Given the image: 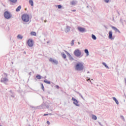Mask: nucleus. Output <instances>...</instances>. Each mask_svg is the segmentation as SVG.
Returning a JSON list of instances; mask_svg holds the SVG:
<instances>
[{"label":"nucleus","mask_w":126,"mask_h":126,"mask_svg":"<svg viewBox=\"0 0 126 126\" xmlns=\"http://www.w3.org/2000/svg\"><path fill=\"white\" fill-rule=\"evenodd\" d=\"M104 1L106 2V3H108L109 2V0H104Z\"/></svg>","instance_id":"obj_32"},{"label":"nucleus","mask_w":126,"mask_h":126,"mask_svg":"<svg viewBox=\"0 0 126 126\" xmlns=\"http://www.w3.org/2000/svg\"><path fill=\"white\" fill-rule=\"evenodd\" d=\"M92 38L94 39V40H96V39H97V38L94 34L92 35Z\"/></svg>","instance_id":"obj_24"},{"label":"nucleus","mask_w":126,"mask_h":126,"mask_svg":"<svg viewBox=\"0 0 126 126\" xmlns=\"http://www.w3.org/2000/svg\"><path fill=\"white\" fill-rule=\"evenodd\" d=\"M72 101H73V103L74 104V105H75L76 106H79V104H78V101H77V100L74 98V97H72Z\"/></svg>","instance_id":"obj_7"},{"label":"nucleus","mask_w":126,"mask_h":126,"mask_svg":"<svg viewBox=\"0 0 126 126\" xmlns=\"http://www.w3.org/2000/svg\"><path fill=\"white\" fill-rule=\"evenodd\" d=\"M112 29H113V30H115V31H116V32H120V31L119 30H118V29H117V28L115 27H112Z\"/></svg>","instance_id":"obj_11"},{"label":"nucleus","mask_w":126,"mask_h":126,"mask_svg":"<svg viewBox=\"0 0 126 126\" xmlns=\"http://www.w3.org/2000/svg\"><path fill=\"white\" fill-rule=\"evenodd\" d=\"M23 38V36L20 34H18L17 36V38L19 39V40H22Z\"/></svg>","instance_id":"obj_12"},{"label":"nucleus","mask_w":126,"mask_h":126,"mask_svg":"<svg viewBox=\"0 0 126 126\" xmlns=\"http://www.w3.org/2000/svg\"><path fill=\"white\" fill-rule=\"evenodd\" d=\"M74 55L75 57H79L81 56V51L79 49H76L74 51Z\"/></svg>","instance_id":"obj_3"},{"label":"nucleus","mask_w":126,"mask_h":126,"mask_svg":"<svg viewBox=\"0 0 126 126\" xmlns=\"http://www.w3.org/2000/svg\"><path fill=\"white\" fill-rule=\"evenodd\" d=\"M7 81H8V79L6 78H1L0 80L1 82H2L3 83H5V84H6V82H7Z\"/></svg>","instance_id":"obj_8"},{"label":"nucleus","mask_w":126,"mask_h":126,"mask_svg":"<svg viewBox=\"0 0 126 126\" xmlns=\"http://www.w3.org/2000/svg\"><path fill=\"white\" fill-rule=\"evenodd\" d=\"M50 122H49V121H47V125H50Z\"/></svg>","instance_id":"obj_34"},{"label":"nucleus","mask_w":126,"mask_h":126,"mask_svg":"<svg viewBox=\"0 0 126 126\" xmlns=\"http://www.w3.org/2000/svg\"><path fill=\"white\" fill-rule=\"evenodd\" d=\"M29 3L32 5V6H33L34 4V2H33V0H29Z\"/></svg>","instance_id":"obj_14"},{"label":"nucleus","mask_w":126,"mask_h":126,"mask_svg":"<svg viewBox=\"0 0 126 126\" xmlns=\"http://www.w3.org/2000/svg\"><path fill=\"white\" fill-rule=\"evenodd\" d=\"M89 80H90V79H89Z\"/></svg>","instance_id":"obj_39"},{"label":"nucleus","mask_w":126,"mask_h":126,"mask_svg":"<svg viewBox=\"0 0 126 126\" xmlns=\"http://www.w3.org/2000/svg\"><path fill=\"white\" fill-rule=\"evenodd\" d=\"M78 30H79L80 32H84V31H85V29L81 28L80 27H78Z\"/></svg>","instance_id":"obj_10"},{"label":"nucleus","mask_w":126,"mask_h":126,"mask_svg":"<svg viewBox=\"0 0 126 126\" xmlns=\"http://www.w3.org/2000/svg\"><path fill=\"white\" fill-rule=\"evenodd\" d=\"M65 53H66L67 56H68L69 58H71V55H70V54L69 53L67 52V51L64 50Z\"/></svg>","instance_id":"obj_19"},{"label":"nucleus","mask_w":126,"mask_h":126,"mask_svg":"<svg viewBox=\"0 0 126 126\" xmlns=\"http://www.w3.org/2000/svg\"><path fill=\"white\" fill-rule=\"evenodd\" d=\"M44 82H45V83H47V84H51V82L50 81L44 80Z\"/></svg>","instance_id":"obj_26"},{"label":"nucleus","mask_w":126,"mask_h":126,"mask_svg":"<svg viewBox=\"0 0 126 126\" xmlns=\"http://www.w3.org/2000/svg\"><path fill=\"white\" fill-rule=\"evenodd\" d=\"M70 60H73V58H72V56L71 57H69Z\"/></svg>","instance_id":"obj_33"},{"label":"nucleus","mask_w":126,"mask_h":126,"mask_svg":"<svg viewBox=\"0 0 126 126\" xmlns=\"http://www.w3.org/2000/svg\"><path fill=\"white\" fill-rule=\"evenodd\" d=\"M72 11L75 12V11H76V10H72Z\"/></svg>","instance_id":"obj_36"},{"label":"nucleus","mask_w":126,"mask_h":126,"mask_svg":"<svg viewBox=\"0 0 126 126\" xmlns=\"http://www.w3.org/2000/svg\"><path fill=\"white\" fill-rule=\"evenodd\" d=\"M113 99L114 101H115V102L116 103V104H117V105H119V101H118L117 98H116V97H113Z\"/></svg>","instance_id":"obj_16"},{"label":"nucleus","mask_w":126,"mask_h":126,"mask_svg":"<svg viewBox=\"0 0 126 126\" xmlns=\"http://www.w3.org/2000/svg\"><path fill=\"white\" fill-rule=\"evenodd\" d=\"M72 45H73V42H74V41L72 40Z\"/></svg>","instance_id":"obj_37"},{"label":"nucleus","mask_w":126,"mask_h":126,"mask_svg":"<svg viewBox=\"0 0 126 126\" xmlns=\"http://www.w3.org/2000/svg\"><path fill=\"white\" fill-rule=\"evenodd\" d=\"M61 55L63 59H66V55H65V54L64 53H62Z\"/></svg>","instance_id":"obj_13"},{"label":"nucleus","mask_w":126,"mask_h":126,"mask_svg":"<svg viewBox=\"0 0 126 126\" xmlns=\"http://www.w3.org/2000/svg\"><path fill=\"white\" fill-rule=\"evenodd\" d=\"M85 54H86V56H89V51H88V49H85Z\"/></svg>","instance_id":"obj_15"},{"label":"nucleus","mask_w":126,"mask_h":126,"mask_svg":"<svg viewBox=\"0 0 126 126\" xmlns=\"http://www.w3.org/2000/svg\"><path fill=\"white\" fill-rule=\"evenodd\" d=\"M44 22H47V21H46V20H45V21H44Z\"/></svg>","instance_id":"obj_38"},{"label":"nucleus","mask_w":126,"mask_h":126,"mask_svg":"<svg viewBox=\"0 0 126 126\" xmlns=\"http://www.w3.org/2000/svg\"><path fill=\"white\" fill-rule=\"evenodd\" d=\"M31 35H32V36H36V32H31Z\"/></svg>","instance_id":"obj_17"},{"label":"nucleus","mask_w":126,"mask_h":126,"mask_svg":"<svg viewBox=\"0 0 126 126\" xmlns=\"http://www.w3.org/2000/svg\"><path fill=\"white\" fill-rule=\"evenodd\" d=\"M22 19L24 22H29L30 17L29 16V15L24 14L22 16Z\"/></svg>","instance_id":"obj_2"},{"label":"nucleus","mask_w":126,"mask_h":126,"mask_svg":"<svg viewBox=\"0 0 126 126\" xmlns=\"http://www.w3.org/2000/svg\"><path fill=\"white\" fill-rule=\"evenodd\" d=\"M3 74H4V76L6 77H7V74H6V73H4Z\"/></svg>","instance_id":"obj_31"},{"label":"nucleus","mask_w":126,"mask_h":126,"mask_svg":"<svg viewBox=\"0 0 126 126\" xmlns=\"http://www.w3.org/2000/svg\"><path fill=\"white\" fill-rule=\"evenodd\" d=\"M102 64H103V65H104V66H105V67H106V68H109V67L107 65V64H106V63H103Z\"/></svg>","instance_id":"obj_27"},{"label":"nucleus","mask_w":126,"mask_h":126,"mask_svg":"<svg viewBox=\"0 0 126 126\" xmlns=\"http://www.w3.org/2000/svg\"><path fill=\"white\" fill-rule=\"evenodd\" d=\"M55 87H56V88H57V89H60V87H59V86H58V85H56V86H55Z\"/></svg>","instance_id":"obj_30"},{"label":"nucleus","mask_w":126,"mask_h":126,"mask_svg":"<svg viewBox=\"0 0 126 126\" xmlns=\"http://www.w3.org/2000/svg\"><path fill=\"white\" fill-rule=\"evenodd\" d=\"M41 88L42 89V90H44V85H43V84H41Z\"/></svg>","instance_id":"obj_28"},{"label":"nucleus","mask_w":126,"mask_h":126,"mask_svg":"<svg viewBox=\"0 0 126 126\" xmlns=\"http://www.w3.org/2000/svg\"><path fill=\"white\" fill-rule=\"evenodd\" d=\"M83 68H84V66L83 65V63H78L75 65L76 70H83Z\"/></svg>","instance_id":"obj_1"},{"label":"nucleus","mask_w":126,"mask_h":126,"mask_svg":"<svg viewBox=\"0 0 126 126\" xmlns=\"http://www.w3.org/2000/svg\"><path fill=\"white\" fill-rule=\"evenodd\" d=\"M44 116H49V114H44Z\"/></svg>","instance_id":"obj_35"},{"label":"nucleus","mask_w":126,"mask_h":126,"mask_svg":"<svg viewBox=\"0 0 126 126\" xmlns=\"http://www.w3.org/2000/svg\"><path fill=\"white\" fill-rule=\"evenodd\" d=\"M92 119L96 120H97V117L95 115H93L92 116Z\"/></svg>","instance_id":"obj_25"},{"label":"nucleus","mask_w":126,"mask_h":126,"mask_svg":"<svg viewBox=\"0 0 126 126\" xmlns=\"http://www.w3.org/2000/svg\"><path fill=\"white\" fill-rule=\"evenodd\" d=\"M69 31H70V27L67 26L66 28V32H69Z\"/></svg>","instance_id":"obj_18"},{"label":"nucleus","mask_w":126,"mask_h":126,"mask_svg":"<svg viewBox=\"0 0 126 126\" xmlns=\"http://www.w3.org/2000/svg\"><path fill=\"white\" fill-rule=\"evenodd\" d=\"M49 62H50L52 63H54V64H58V61L53 58H50L49 59Z\"/></svg>","instance_id":"obj_6"},{"label":"nucleus","mask_w":126,"mask_h":126,"mask_svg":"<svg viewBox=\"0 0 126 126\" xmlns=\"http://www.w3.org/2000/svg\"><path fill=\"white\" fill-rule=\"evenodd\" d=\"M76 3V2L74 0L70 2V4H71V5H74V4H75Z\"/></svg>","instance_id":"obj_22"},{"label":"nucleus","mask_w":126,"mask_h":126,"mask_svg":"<svg viewBox=\"0 0 126 126\" xmlns=\"http://www.w3.org/2000/svg\"><path fill=\"white\" fill-rule=\"evenodd\" d=\"M9 1L13 3H16V2H17V0H9Z\"/></svg>","instance_id":"obj_21"},{"label":"nucleus","mask_w":126,"mask_h":126,"mask_svg":"<svg viewBox=\"0 0 126 126\" xmlns=\"http://www.w3.org/2000/svg\"><path fill=\"white\" fill-rule=\"evenodd\" d=\"M36 77L37 79H41V78H42V76H41L40 75H36Z\"/></svg>","instance_id":"obj_23"},{"label":"nucleus","mask_w":126,"mask_h":126,"mask_svg":"<svg viewBox=\"0 0 126 126\" xmlns=\"http://www.w3.org/2000/svg\"><path fill=\"white\" fill-rule=\"evenodd\" d=\"M108 38L111 40H113V32H112V31L109 32Z\"/></svg>","instance_id":"obj_9"},{"label":"nucleus","mask_w":126,"mask_h":126,"mask_svg":"<svg viewBox=\"0 0 126 126\" xmlns=\"http://www.w3.org/2000/svg\"><path fill=\"white\" fill-rule=\"evenodd\" d=\"M21 9V6H19L17 9H16V11L18 12V11H20V10Z\"/></svg>","instance_id":"obj_20"},{"label":"nucleus","mask_w":126,"mask_h":126,"mask_svg":"<svg viewBox=\"0 0 126 126\" xmlns=\"http://www.w3.org/2000/svg\"><path fill=\"white\" fill-rule=\"evenodd\" d=\"M4 17L6 19H9L11 17V15L8 11H5L4 13Z\"/></svg>","instance_id":"obj_4"},{"label":"nucleus","mask_w":126,"mask_h":126,"mask_svg":"<svg viewBox=\"0 0 126 126\" xmlns=\"http://www.w3.org/2000/svg\"><path fill=\"white\" fill-rule=\"evenodd\" d=\"M28 45L30 47H33L34 46V41L32 39H29L28 40Z\"/></svg>","instance_id":"obj_5"},{"label":"nucleus","mask_w":126,"mask_h":126,"mask_svg":"<svg viewBox=\"0 0 126 126\" xmlns=\"http://www.w3.org/2000/svg\"><path fill=\"white\" fill-rule=\"evenodd\" d=\"M58 8H59V9L62 8V5H58Z\"/></svg>","instance_id":"obj_29"}]
</instances>
